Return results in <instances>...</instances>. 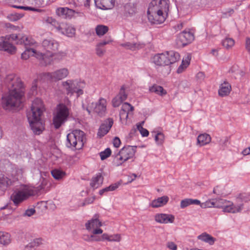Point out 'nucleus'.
I'll return each mask as SVG.
<instances>
[{
	"mask_svg": "<svg viewBox=\"0 0 250 250\" xmlns=\"http://www.w3.org/2000/svg\"><path fill=\"white\" fill-rule=\"evenodd\" d=\"M168 197L167 196H164L158 198L157 199L153 200L150 204V206L152 208H158L166 205L168 201Z\"/></svg>",
	"mask_w": 250,
	"mask_h": 250,
	"instance_id": "25",
	"label": "nucleus"
},
{
	"mask_svg": "<svg viewBox=\"0 0 250 250\" xmlns=\"http://www.w3.org/2000/svg\"><path fill=\"white\" fill-rule=\"evenodd\" d=\"M149 8L166 15H167L168 11V4L167 0H153L150 3Z\"/></svg>",
	"mask_w": 250,
	"mask_h": 250,
	"instance_id": "12",
	"label": "nucleus"
},
{
	"mask_svg": "<svg viewBox=\"0 0 250 250\" xmlns=\"http://www.w3.org/2000/svg\"><path fill=\"white\" fill-rule=\"evenodd\" d=\"M75 10L67 7H58L55 13L57 16L63 19H71L75 16Z\"/></svg>",
	"mask_w": 250,
	"mask_h": 250,
	"instance_id": "18",
	"label": "nucleus"
},
{
	"mask_svg": "<svg viewBox=\"0 0 250 250\" xmlns=\"http://www.w3.org/2000/svg\"><path fill=\"white\" fill-rule=\"evenodd\" d=\"M10 234L7 232L0 231V244L8 245L11 242Z\"/></svg>",
	"mask_w": 250,
	"mask_h": 250,
	"instance_id": "31",
	"label": "nucleus"
},
{
	"mask_svg": "<svg viewBox=\"0 0 250 250\" xmlns=\"http://www.w3.org/2000/svg\"><path fill=\"white\" fill-rule=\"evenodd\" d=\"M44 21L46 23L50 24L55 27L56 29L59 24V23L55 19L51 17H47L45 19Z\"/></svg>",
	"mask_w": 250,
	"mask_h": 250,
	"instance_id": "45",
	"label": "nucleus"
},
{
	"mask_svg": "<svg viewBox=\"0 0 250 250\" xmlns=\"http://www.w3.org/2000/svg\"><path fill=\"white\" fill-rule=\"evenodd\" d=\"M30 56H35L39 60H42L44 61L46 65L49 64L50 59L49 61H46V55L42 53L37 52L36 50L33 48H26L25 50L21 54V58L24 60L28 59Z\"/></svg>",
	"mask_w": 250,
	"mask_h": 250,
	"instance_id": "13",
	"label": "nucleus"
},
{
	"mask_svg": "<svg viewBox=\"0 0 250 250\" xmlns=\"http://www.w3.org/2000/svg\"><path fill=\"white\" fill-rule=\"evenodd\" d=\"M113 124V120L112 118L106 119L100 125L97 135L100 138L104 137L109 131Z\"/></svg>",
	"mask_w": 250,
	"mask_h": 250,
	"instance_id": "16",
	"label": "nucleus"
},
{
	"mask_svg": "<svg viewBox=\"0 0 250 250\" xmlns=\"http://www.w3.org/2000/svg\"><path fill=\"white\" fill-rule=\"evenodd\" d=\"M149 91L151 93H155L161 96H164L167 93V91L162 86L156 84L149 87Z\"/></svg>",
	"mask_w": 250,
	"mask_h": 250,
	"instance_id": "27",
	"label": "nucleus"
},
{
	"mask_svg": "<svg viewBox=\"0 0 250 250\" xmlns=\"http://www.w3.org/2000/svg\"><path fill=\"white\" fill-rule=\"evenodd\" d=\"M234 41L232 38H226L222 41V45L227 49L231 48L234 45Z\"/></svg>",
	"mask_w": 250,
	"mask_h": 250,
	"instance_id": "37",
	"label": "nucleus"
},
{
	"mask_svg": "<svg viewBox=\"0 0 250 250\" xmlns=\"http://www.w3.org/2000/svg\"><path fill=\"white\" fill-rule=\"evenodd\" d=\"M103 230L99 228L93 229L92 231L93 234H102L103 233Z\"/></svg>",
	"mask_w": 250,
	"mask_h": 250,
	"instance_id": "63",
	"label": "nucleus"
},
{
	"mask_svg": "<svg viewBox=\"0 0 250 250\" xmlns=\"http://www.w3.org/2000/svg\"><path fill=\"white\" fill-rule=\"evenodd\" d=\"M190 199H185L181 201L180 203V207L182 208H184L188 206L191 205L190 203Z\"/></svg>",
	"mask_w": 250,
	"mask_h": 250,
	"instance_id": "54",
	"label": "nucleus"
},
{
	"mask_svg": "<svg viewBox=\"0 0 250 250\" xmlns=\"http://www.w3.org/2000/svg\"><path fill=\"white\" fill-rule=\"evenodd\" d=\"M115 0H101L102 9H111L115 6Z\"/></svg>",
	"mask_w": 250,
	"mask_h": 250,
	"instance_id": "33",
	"label": "nucleus"
},
{
	"mask_svg": "<svg viewBox=\"0 0 250 250\" xmlns=\"http://www.w3.org/2000/svg\"><path fill=\"white\" fill-rule=\"evenodd\" d=\"M110 235H108L106 233H104L102 237H101V238H102V241H104V240H108V241H109V240H114V239H109L110 238Z\"/></svg>",
	"mask_w": 250,
	"mask_h": 250,
	"instance_id": "62",
	"label": "nucleus"
},
{
	"mask_svg": "<svg viewBox=\"0 0 250 250\" xmlns=\"http://www.w3.org/2000/svg\"><path fill=\"white\" fill-rule=\"evenodd\" d=\"M117 96L124 101H125L127 99V94L125 92V88L124 85L121 87Z\"/></svg>",
	"mask_w": 250,
	"mask_h": 250,
	"instance_id": "50",
	"label": "nucleus"
},
{
	"mask_svg": "<svg viewBox=\"0 0 250 250\" xmlns=\"http://www.w3.org/2000/svg\"><path fill=\"white\" fill-rule=\"evenodd\" d=\"M198 238L205 242L212 245L214 244L215 239L211 235L206 233H203L198 236Z\"/></svg>",
	"mask_w": 250,
	"mask_h": 250,
	"instance_id": "32",
	"label": "nucleus"
},
{
	"mask_svg": "<svg viewBox=\"0 0 250 250\" xmlns=\"http://www.w3.org/2000/svg\"><path fill=\"white\" fill-rule=\"evenodd\" d=\"M113 145L116 147H118L121 144V141L118 137H115L113 142Z\"/></svg>",
	"mask_w": 250,
	"mask_h": 250,
	"instance_id": "59",
	"label": "nucleus"
},
{
	"mask_svg": "<svg viewBox=\"0 0 250 250\" xmlns=\"http://www.w3.org/2000/svg\"><path fill=\"white\" fill-rule=\"evenodd\" d=\"M108 30V27L104 25H98L95 28L96 34L100 37L104 35Z\"/></svg>",
	"mask_w": 250,
	"mask_h": 250,
	"instance_id": "36",
	"label": "nucleus"
},
{
	"mask_svg": "<svg viewBox=\"0 0 250 250\" xmlns=\"http://www.w3.org/2000/svg\"><path fill=\"white\" fill-rule=\"evenodd\" d=\"M136 146H127L123 147L115 156L114 163L116 166H121L124 162L132 158L136 152Z\"/></svg>",
	"mask_w": 250,
	"mask_h": 250,
	"instance_id": "8",
	"label": "nucleus"
},
{
	"mask_svg": "<svg viewBox=\"0 0 250 250\" xmlns=\"http://www.w3.org/2000/svg\"><path fill=\"white\" fill-rule=\"evenodd\" d=\"M129 114L126 111L123 110V109L121 108V109L120 111V119H127L128 117Z\"/></svg>",
	"mask_w": 250,
	"mask_h": 250,
	"instance_id": "55",
	"label": "nucleus"
},
{
	"mask_svg": "<svg viewBox=\"0 0 250 250\" xmlns=\"http://www.w3.org/2000/svg\"><path fill=\"white\" fill-rule=\"evenodd\" d=\"M167 247L171 250H176L177 249L176 245L172 242H168L167 243Z\"/></svg>",
	"mask_w": 250,
	"mask_h": 250,
	"instance_id": "58",
	"label": "nucleus"
},
{
	"mask_svg": "<svg viewBox=\"0 0 250 250\" xmlns=\"http://www.w3.org/2000/svg\"><path fill=\"white\" fill-rule=\"evenodd\" d=\"M166 57L167 58V61H168L167 65H169L172 64L180 59V55L179 54L173 50L167 51L165 52Z\"/></svg>",
	"mask_w": 250,
	"mask_h": 250,
	"instance_id": "22",
	"label": "nucleus"
},
{
	"mask_svg": "<svg viewBox=\"0 0 250 250\" xmlns=\"http://www.w3.org/2000/svg\"><path fill=\"white\" fill-rule=\"evenodd\" d=\"M103 182V178L101 173H98L96 176L93 177L90 183V186L93 188H98Z\"/></svg>",
	"mask_w": 250,
	"mask_h": 250,
	"instance_id": "30",
	"label": "nucleus"
},
{
	"mask_svg": "<svg viewBox=\"0 0 250 250\" xmlns=\"http://www.w3.org/2000/svg\"><path fill=\"white\" fill-rule=\"evenodd\" d=\"M246 47L250 54V39L249 38L247 39L246 40Z\"/></svg>",
	"mask_w": 250,
	"mask_h": 250,
	"instance_id": "64",
	"label": "nucleus"
},
{
	"mask_svg": "<svg viewBox=\"0 0 250 250\" xmlns=\"http://www.w3.org/2000/svg\"><path fill=\"white\" fill-rule=\"evenodd\" d=\"M174 220L175 217L172 214L158 213L155 216V220L161 224L172 223Z\"/></svg>",
	"mask_w": 250,
	"mask_h": 250,
	"instance_id": "19",
	"label": "nucleus"
},
{
	"mask_svg": "<svg viewBox=\"0 0 250 250\" xmlns=\"http://www.w3.org/2000/svg\"><path fill=\"white\" fill-rule=\"evenodd\" d=\"M211 140V138L208 134H201L197 137V144L200 146H203L209 143Z\"/></svg>",
	"mask_w": 250,
	"mask_h": 250,
	"instance_id": "28",
	"label": "nucleus"
},
{
	"mask_svg": "<svg viewBox=\"0 0 250 250\" xmlns=\"http://www.w3.org/2000/svg\"><path fill=\"white\" fill-rule=\"evenodd\" d=\"M123 101H124L117 95L112 101V105L115 107H118Z\"/></svg>",
	"mask_w": 250,
	"mask_h": 250,
	"instance_id": "48",
	"label": "nucleus"
},
{
	"mask_svg": "<svg viewBox=\"0 0 250 250\" xmlns=\"http://www.w3.org/2000/svg\"><path fill=\"white\" fill-rule=\"evenodd\" d=\"M85 228L87 230L90 231L95 228L102 226V223L97 218H92L86 223Z\"/></svg>",
	"mask_w": 250,
	"mask_h": 250,
	"instance_id": "26",
	"label": "nucleus"
},
{
	"mask_svg": "<svg viewBox=\"0 0 250 250\" xmlns=\"http://www.w3.org/2000/svg\"><path fill=\"white\" fill-rule=\"evenodd\" d=\"M228 201L226 200L218 198L215 199V208H223Z\"/></svg>",
	"mask_w": 250,
	"mask_h": 250,
	"instance_id": "42",
	"label": "nucleus"
},
{
	"mask_svg": "<svg viewBox=\"0 0 250 250\" xmlns=\"http://www.w3.org/2000/svg\"><path fill=\"white\" fill-rule=\"evenodd\" d=\"M151 62L158 66L168 65L165 53L157 54L151 58Z\"/></svg>",
	"mask_w": 250,
	"mask_h": 250,
	"instance_id": "21",
	"label": "nucleus"
},
{
	"mask_svg": "<svg viewBox=\"0 0 250 250\" xmlns=\"http://www.w3.org/2000/svg\"><path fill=\"white\" fill-rule=\"evenodd\" d=\"M12 183L13 181L11 179L3 175H0V188L2 191L6 190Z\"/></svg>",
	"mask_w": 250,
	"mask_h": 250,
	"instance_id": "29",
	"label": "nucleus"
},
{
	"mask_svg": "<svg viewBox=\"0 0 250 250\" xmlns=\"http://www.w3.org/2000/svg\"><path fill=\"white\" fill-rule=\"evenodd\" d=\"M34 195L32 190L25 188L22 190L15 191L11 195V199L15 205L27 199Z\"/></svg>",
	"mask_w": 250,
	"mask_h": 250,
	"instance_id": "9",
	"label": "nucleus"
},
{
	"mask_svg": "<svg viewBox=\"0 0 250 250\" xmlns=\"http://www.w3.org/2000/svg\"><path fill=\"white\" fill-rule=\"evenodd\" d=\"M40 244V240L38 239L34 240L27 245L24 250H36V248Z\"/></svg>",
	"mask_w": 250,
	"mask_h": 250,
	"instance_id": "38",
	"label": "nucleus"
},
{
	"mask_svg": "<svg viewBox=\"0 0 250 250\" xmlns=\"http://www.w3.org/2000/svg\"><path fill=\"white\" fill-rule=\"evenodd\" d=\"M69 72L66 68H62L57 70L52 73H45L44 76L45 78L52 81H57L65 78L67 76Z\"/></svg>",
	"mask_w": 250,
	"mask_h": 250,
	"instance_id": "15",
	"label": "nucleus"
},
{
	"mask_svg": "<svg viewBox=\"0 0 250 250\" xmlns=\"http://www.w3.org/2000/svg\"><path fill=\"white\" fill-rule=\"evenodd\" d=\"M51 174L54 179L58 180L62 179L66 175V173L64 171L59 169L52 170L51 171Z\"/></svg>",
	"mask_w": 250,
	"mask_h": 250,
	"instance_id": "34",
	"label": "nucleus"
},
{
	"mask_svg": "<svg viewBox=\"0 0 250 250\" xmlns=\"http://www.w3.org/2000/svg\"><path fill=\"white\" fill-rule=\"evenodd\" d=\"M243 204L234 205L232 202L228 201L223 208V211L232 213L240 212L243 209Z\"/></svg>",
	"mask_w": 250,
	"mask_h": 250,
	"instance_id": "20",
	"label": "nucleus"
},
{
	"mask_svg": "<svg viewBox=\"0 0 250 250\" xmlns=\"http://www.w3.org/2000/svg\"><path fill=\"white\" fill-rule=\"evenodd\" d=\"M121 46L124 47L126 49H129L131 51H135L144 47V45L140 42H125L121 43Z\"/></svg>",
	"mask_w": 250,
	"mask_h": 250,
	"instance_id": "24",
	"label": "nucleus"
},
{
	"mask_svg": "<svg viewBox=\"0 0 250 250\" xmlns=\"http://www.w3.org/2000/svg\"><path fill=\"white\" fill-rule=\"evenodd\" d=\"M122 108L123 109V110L128 113L129 114L130 112H132L134 109V107L127 102H125L122 104Z\"/></svg>",
	"mask_w": 250,
	"mask_h": 250,
	"instance_id": "46",
	"label": "nucleus"
},
{
	"mask_svg": "<svg viewBox=\"0 0 250 250\" xmlns=\"http://www.w3.org/2000/svg\"><path fill=\"white\" fill-rule=\"evenodd\" d=\"M231 89V85L228 82L225 81L222 83L218 90V94L221 97H225L228 95Z\"/></svg>",
	"mask_w": 250,
	"mask_h": 250,
	"instance_id": "23",
	"label": "nucleus"
},
{
	"mask_svg": "<svg viewBox=\"0 0 250 250\" xmlns=\"http://www.w3.org/2000/svg\"><path fill=\"white\" fill-rule=\"evenodd\" d=\"M56 30L58 32L68 37H72L75 33V29L65 22L59 23Z\"/></svg>",
	"mask_w": 250,
	"mask_h": 250,
	"instance_id": "17",
	"label": "nucleus"
},
{
	"mask_svg": "<svg viewBox=\"0 0 250 250\" xmlns=\"http://www.w3.org/2000/svg\"><path fill=\"white\" fill-rule=\"evenodd\" d=\"M44 110L42 100L36 98L33 102L30 111L27 113V117L31 129L36 135L41 134L44 129L41 116Z\"/></svg>",
	"mask_w": 250,
	"mask_h": 250,
	"instance_id": "2",
	"label": "nucleus"
},
{
	"mask_svg": "<svg viewBox=\"0 0 250 250\" xmlns=\"http://www.w3.org/2000/svg\"><path fill=\"white\" fill-rule=\"evenodd\" d=\"M13 6L14 7H17V6ZM17 8H19L21 9H23L24 10H31V11H35V12H37L39 13H44L45 11V10H44V9L35 8V7H30V6H20V7H17Z\"/></svg>",
	"mask_w": 250,
	"mask_h": 250,
	"instance_id": "43",
	"label": "nucleus"
},
{
	"mask_svg": "<svg viewBox=\"0 0 250 250\" xmlns=\"http://www.w3.org/2000/svg\"><path fill=\"white\" fill-rule=\"evenodd\" d=\"M167 15L152 9L151 8H148L147 10V17L149 21L153 24H160L163 22Z\"/></svg>",
	"mask_w": 250,
	"mask_h": 250,
	"instance_id": "14",
	"label": "nucleus"
},
{
	"mask_svg": "<svg viewBox=\"0 0 250 250\" xmlns=\"http://www.w3.org/2000/svg\"><path fill=\"white\" fill-rule=\"evenodd\" d=\"M4 83L9 92L7 95L2 98V107L10 110L14 107H19L22 102L25 88L21 79L15 74L8 75Z\"/></svg>",
	"mask_w": 250,
	"mask_h": 250,
	"instance_id": "1",
	"label": "nucleus"
},
{
	"mask_svg": "<svg viewBox=\"0 0 250 250\" xmlns=\"http://www.w3.org/2000/svg\"><path fill=\"white\" fill-rule=\"evenodd\" d=\"M109 239H117V240H109V241H117L119 242L120 241L121 238L120 236L118 234H116L114 235H110Z\"/></svg>",
	"mask_w": 250,
	"mask_h": 250,
	"instance_id": "60",
	"label": "nucleus"
},
{
	"mask_svg": "<svg viewBox=\"0 0 250 250\" xmlns=\"http://www.w3.org/2000/svg\"><path fill=\"white\" fill-rule=\"evenodd\" d=\"M189 62L190 59L188 56L185 59H183L181 64L179 66L177 70V72L178 73H182L188 66L189 64Z\"/></svg>",
	"mask_w": 250,
	"mask_h": 250,
	"instance_id": "35",
	"label": "nucleus"
},
{
	"mask_svg": "<svg viewBox=\"0 0 250 250\" xmlns=\"http://www.w3.org/2000/svg\"><path fill=\"white\" fill-rule=\"evenodd\" d=\"M111 151L109 148H106L104 151L100 153L101 160H104L108 158L111 154Z\"/></svg>",
	"mask_w": 250,
	"mask_h": 250,
	"instance_id": "47",
	"label": "nucleus"
},
{
	"mask_svg": "<svg viewBox=\"0 0 250 250\" xmlns=\"http://www.w3.org/2000/svg\"><path fill=\"white\" fill-rule=\"evenodd\" d=\"M83 109L86 110L88 114L90 115L91 110L96 113L100 117H103L106 113V101L105 99L101 98L96 103H91L86 104H82Z\"/></svg>",
	"mask_w": 250,
	"mask_h": 250,
	"instance_id": "7",
	"label": "nucleus"
},
{
	"mask_svg": "<svg viewBox=\"0 0 250 250\" xmlns=\"http://www.w3.org/2000/svg\"><path fill=\"white\" fill-rule=\"evenodd\" d=\"M196 78L197 79H198L200 81L203 80L205 78V74L203 72H200L197 73V74L196 75Z\"/></svg>",
	"mask_w": 250,
	"mask_h": 250,
	"instance_id": "61",
	"label": "nucleus"
},
{
	"mask_svg": "<svg viewBox=\"0 0 250 250\" xmlns=\"http://www.w3.org/2000/svg\"><path fill=\"white\" fill-rule=\"evenodd\" d=\"M69 112L68 107L62 104L57 105L53 118V124L56 129L59 128L67 120Z\"/></svg>",
	"mask_w": 250,
	"mask_h": 250,
	"instance_id": "6",
	"label": "nucleus"
},
{
	"mask_svg": "<svg viewBox=\"0 0 250 250\" xmlns=\"http://www.w3.org/2000/svg\"><path fill=\"white\" fill-rule=\"evenodd\" d=\"M10 41H15L17 44H23L25 46L33 44L35 41L29 39L27 36L22 34H12L5 37L0 38V50L7 52L10 54L16 52V47L11 43Z\"/></svg>",
	"mask_w": 250,
	"mask_h": 250,
	"instance_id": "3",
	"label": "nucleus"
},
{
	"mask_svg": "<svg viewBox=\"0 0 250 250\" xmlns=\"http://www.w3.org/2000/svg\"><path fill=\"white\" fill-rule=\"evenodd\" d=\"M125 11L129 15H132L136 12V8L134 5L132 3H126L125 5Z\"/></svg>",
	"mask_w": 250,
	"mask_h": 250,
	"instance_id": "39",
	"label": "nucleus"
},
{
	"mask_svg": "<svg viewBox=\"0 0 250 250\" xmlns=\"http://www.w3.org/2000/svg\"><path fill=\"white\" fill-rule=\"evenodd\" d=\"M85 140L84 133L79 129H75L67 135L66 146L72 149H80L84 145Z\"/></svg>",
	"mask_w": 250,
	"mask_h": 250,
	"instance_id": "4",
	"label": "nucleus"
},
{
	"mask_svg": "<svg viewBox=\"0 0 250 250\" xmlns=\"http://www.w3.org/2000/svg\"><path fill=\"white\" fill-rule=\"evenodd\" d=\"M202 208H215V199H211L207 201L206 202L202 203L200 205Z\"/></svg>",
	"mask_w": 250,
	"mask_h": 250,
	"instance_id": "44",
	"label": "nucleus"
},
{
	"mask_svg": "<svg viewBox=\"0 0 250 250\" xmlns=\"http://www.w3.org/2000/svg\"><path fill=\"white\" fill-rule=\"evenodd\" d=\"M137 128L143 137H147L149 134L148 131L142 127L141 125H137Z\"/></svg>",
	"mask_w": 250,
	"mask_h": 250,
	"instance_id": "52",
	"label": "nucleus"
},
{
	"mask_svg": "<svg viewBox=\"0 0 250 250\" xmlns=\"http://www.w3.org/2000/svg\"><path fill=\"white\" fill-rule=\"evenodd\" d=\"M155 141L157 145H162L164 141L165 136L163 133L159 132L155 134Z\"/></svg>",
	"mask_w": 250,
	"mask_h": 250,
	"instance_id": "41",
	"label": "nucleus"
},
{
	"mask_svg": "<svg viewBox=\"0 0 250 250\" xmlns=\"http://www.w3.org/2000/svg\"><path fill=\"white\" fill-rule=\"evenodd\" d=\"M35 212V210L34 208H30L27 209L24 213V216H31L33 215Z\"/></svg>",
	"mask_w": 250,
	"mask_h": 250,
	"instance_id": "57",
	"label": "nucleus"
},
{
	"mask_svg": "<svg viewBox=\"0 0 250 250\" xmlns=\"http://www.w3.org/2000/svg\"><path fill=\"white\" fill-rule=\"evenodd\" d=\"M48 181L45 178H42L41 184L36 188L35 190L37 192H40L44 190L47 185Z\"/></svg>",
	"mask_w": 250,
	"mask_h": 250,
	"instance_id": "40",
	"label": "nucleus"
},
{
	"mask_svg": "<svg viewBox=\"0 0 250 250\" xmlns=\"http://www.w3.org/2000/svg\"><path fill=\"white\" fill-rule=\"evenodd\" d=\"M193 34L189 30H184L180 33L176 39V43L179 47H183L194 40Z\"/></svg>",
	"mask_w": 250,
	"mask_h": 250,
	"instance_id": "11",
	"label": "nucleus"
},
{
	"mask_svg": "<svg viewBox=\"0 0 250 250\" xmlns=\"http://www.w3.org/2000/svg\"><path fill=\"white\" fill-rule=\"evenodd\" d=\"M49 0H34L35 4L39 7H44L49 4Z\"/></svg>",
	"mask_w": 250,
	"mask_h": 250,
	"instance_id": "49",
	"label": "nucleus"
},
{
	"mask_svg": "<svg viewBox=\"0 0 250 250\" xmlns=\"http://www.w3.org/2000/svg\"><path fill=\"white\" fill-rule=\"evenodd\" d=\"M96 51L97 55L100 57L102 56L105 51V49L104 48V47L100 45L99 44H98L96 45Z\"/></svg>",
	"mask_w": 250,
	"mask_h": 250,
	"instance_id": "51",
	"label": "nucleus"
},
{
	"mask_svg": "<svg viewBox=\"0 0 250 250\" xmlns=\"http://www.w3.org/2000/svg\"><path fill=\"white\" fill-rule=\"evenodd\" d=\"M119 185V184L115 183L104 188V190H105V192L113 191L118 188Z\"/></svg>",
	"mask_w": 250,
	"mask_h": 250,
	"instance_id": "53",
	"label": "nucleus"
},
{
	"mask_svg": "<svg viewBox=\"0 0 250 250\" xmlns=\"http://www.w3.org/2000/svg\"><path fill=\"white\" fill-rule=\"evenodd\" d=\"M95 200V197H90L86 198L83 203V206L87 205L90 204L92 203Z\"/></svg>",
	"mask_w": 250,
	"mask_h": 250,
	"instance_id": "56",
	"label": "nucleus"
},
{
	"mask_svg": "<svg viewBox=\"0 0 250 250\" xmlns=\"http://www.w3.org/2000/svg\"><path fill=\"white\" fill-rule=\"evenodd\" d=\"M62 85L67 95L72 96L76 93L77 97L83 94V89L85 86L83 82L72 80L62 82Z\"/></svg>",
	"mask_w": 250,
	"mask_h": 250,
	"instance_id": "5",
	"label": "nucleus"
},
{
	"mask_svg": "<svg viewBox=\"0 0 250 250\" xmlns=\"http://www.w3.org/2000/svg\"><path fill=\"white\" fill-rule=\"evenodd\" d=\"M42 46L44 48L49 52V56L50 57L47 58L46 55V61L48 62L49 59H50V62L52 61L51 57L53 56L54 52L57 50L59 46V44L57 42L52 38H48L44 40L42 42Z\"/></svg>",
	"mask_w": 250,
	"mask_h": 250,
	"instance_id": "10",
	"label": "nucleus"
}]
</instances>
